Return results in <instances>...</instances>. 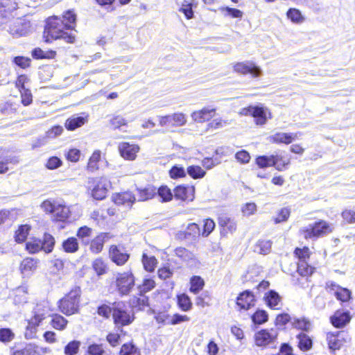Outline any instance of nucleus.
I'll return each mask as SVG.
<instances>
[{"mask_svg":"<svg viewBox=\"0 0 355 355\" xmlns=\"http://www.w3.org/2000/svg\"><path fill=\"white\" fill-rule=\"evenodd\" d=\"M141 262L144 270L148 272H154L158 264L157 259L155 256H148L146 253L142 254Z\"/></svg>","mask_w":355,"mask_h":355,"instance_id":"c03bdc74","label":"nucleus"},{"mask_svg":"<svg viewBox=\"0 0 355 355\" xmlns=\"http://www.w3.org/2000/svg\"><path fill=\"white\" fill-rule=\"evenodd\" d=\"M102 153L100 150H95L89 157L86 165V170L89 173H94L99 169V162L101 159Z\"/></svg>","mask_w":355,"mask_h":355,"instance_id":"473e14b6","label":"nucleus"},{"mask_svg":"<svg viewBox=\"0 0 355 355\" xmlns=\"http://www.w3.org/2000/svg\"><path fill=\"white\" fill-rule=\"evenodd\" d=\"M55 245V237L49 232H44L42 238H40V248L41 252L50 254L53 251Z\"/></svg>","mask_w":355,"mask_h":355,"instance_id":"bb28decb","label":"nucleus"},{"mask_svg":"<svg viewBox=\"0 0 355 355\" xmlns=\"http://www.w3.org/2000/svg\"><path fill=\"white\" fill-rule=\"evenodd\" d=\"M352 338L346 331H329L326 334V341L330 352L334 354L345 344L350 343Z\"/></svg>","mask_w":355,"mask_h":355,"instance_id":"423d86ee","label":"nucleus"},{"mask_svg":"<svg viewBox=\"0 0 355 355\" xmlns=\"http://www.w3.org/2000/svg\"><path fill=\"white\" fill-rule=\"evenodd\" d=\"M77 15L73 9L64 11L61 17L52 15L45 20L43 39L46 43L63 40L68 44L75 42L76 36L69 33L68 31L75 30Z\"/></svg>","mask_w":355,"mask_h":355,"instance_id":"f257e3e1","label":"nucleus"},{"mask_svg":"<svg viewBox=\"0 0 355 355\" xmlns=\"http://www.w3.org/2000/svg\"><path fill=\"white\" fill-rule=\"evenodd\" d=\"M251 319L255 324H262L268 320V314L265 310L257 309L251 315Z\"/></svg>","mask_w":355,"mask_h":355,"instance_id":"4d7b16f0","label":"nucleus"},{"mask_svg":"<svg viewBox=\"0 0 355 355\" xmlns=\"http://www.w3.org/2000/svg\"><path fill=\"white\" fill-rule=\"evenodd\" d=\"M80 342L78 340H71L69 342L64 348V353L65 355H76L78 353Z\"/></svg>","mask_w":355,"mask_h":355,"instance_id":"e2e57ef3","label":"nucleus"},{"mask_svg":"<svg viewBox=\"0 0 355 355\" xmlns=\"http://www.w3.org/2000/svg\"><path fill=\"white\" fill-rule=\"evenodd\" d=\"M171 125L174 127L182 126L187 123V117L182 112H176L170 115Z\"/></svg>","mask_w":355,"mask_h":355,"instance_id":"680f3d73","label":"nucleus"},{"mask_svg":"<svg viewBox=\"0 0 355 355\" xmlns=\"http://www.w3.org/2000/svg\"><path fill=\"white\" fill-rule=\"evenodd\" d=\"M255 164L259 168H266L272 166V155H259L254 159Z\"/></svg>","mask_w":355,"mask_h":355,"instance_id":"bf43d9fd","label":"nucleus"},{"mask_svg":"<svg viewBox=\"0 0 355 355\" xmlns=\"http://www.w3.org/2000/svg\"><path fill=\"white\" fill-rule=\"evenodd\" d=\"M15 334L10 328H0V342L3 343H8L13 340Z\"/></svg>","mask_w":355,"mask_h":355,"instance_id":"69168bd1","label":"nucleus"},{"mask_svg":"<svg viewBox=\"0 0 355 355\" xmlns=\"http://www.w3.org/2000/svg\"><path fill=\"white\" fill-rule=\"evenodd\" d=\"M272 241L270 239H259L254 245V251L260 254H268L270 252Z\"/></svg>","mask_w":355,"mask_h":355,"instance_id":"58836bf2","label":"nucleus"},{"mask_svg":"<svg viewBox=\"0 0 355 355\" xmlns=\"http://www.w3.org/2000/svg\"><path fill=\"white\" fill-rule=\"evenodd\" d=\"M87 121V117L83 116H71L68 118L64 123V127L69 131L75 130L76 129L83 126Z\"/></svg>","mask_w":355,"mask_h":355,"instance_id":"37998d69","label":"nucleus"},{"mask_svg":"<svg viewBox=\"0 0 355 355\" xmlns=\"http://www.w3.org/2000/svg\"><path fill=\"white\" fill-rule=\"evenodd\" d=\"M118 150L121 157L124 159L133 161L137 158L140 147L137 144L123 141L119 144Z\"/></svg>","mask_w":355,"mask_h":355,"instance_id":"a211bd4d","label":"nucleus"},{"mask_svg":"<svg viewBox=\"0 0 355 355\" xmlns=\"http://www.w3.org/2000/svg\"><path fill=\"white\" fill-rule=\"evenodd\" d=\"M312 252L308 246L297 247L293 250V256L297 260V262L309 261Z\"/></svg>","mask_w":355,"mask_h":355,"instance_id":"a18cd8bd","label":"nucleus"},{"mask_svg":"<svg viewBox=\"0 0 355 355\" xmlns=\"http://www.w3.org/2000/svg\"><path fill=\"white\" fill-rule=\"evenodd\" d=\"M113 302L108 305L107 304H101L98 305L96 308V313L98 316L103 318V319L107 320L112 317L113 314Z\"/></svg>","mask_w":355,"mask_h":355,"instance_id":"3c124183","label":"nucleus"},{"mask_svg":"<svg viewBox=\"0 0 355 355\" xmlns=\"http://www.w3.org/2000/svg\"><path fill=\"white\" fill-rule=\"evenodd\" d=\"M93 234V230L92 228L87 226L83 225L80 227L76 232V236L77 239H78L83 245H85V243L87 242V241H89L88 239L92 236Z\"/></svg>","mask_w":355,"mask_h":355,"instance_id":"5fc2aeb1","label":"nucleus"},{"mask_svg":"<svg viewBox=\"0 0 355 355\" xmlns=\"http://www.w3.org/2000/svg\"><path fill=\"white\" fill-rule=\"evenodd\" d=\"M31 226L28 224L19 225L14 234V239L17 243L25 242L30 234Z\"/></svg>","mask_w":355,"mask_h":355,"instance_id":"f704fd0d","label":"nucleus"},{"mask_svg":"<svg viewBox=\"0 0 355 355\" xmlns=\"http://www.w3.org/2000/svg\"><path fill=\"white\" fill-rule=\"evenodd\" d=\"M119 355H141L140 349L132 341L123 344Z\"/></svg>","mask_w":355,"mask_h":355,"instance_id":"09e8293b","label":"nucleus"},{"mask_svg":"<svg viewBox=\"0 0 355 355\" xmlns=\"http://www.w3.org/2000/svg\"><path fill=\"white\" fill-rule=\"evenodd\" d=\"M169 177L173 180L184 178L187 176V171L181 165H174L168 171Z\"/></svg>","mask_w":355,"mask_h":355,"instance_id":"6e6d98bb","label":"nucleus"},{"mask_svg":"<svg viewBox=\"0 0 355 355\" xmlns=\"http://www.w3.org/2000/svg\"><path fill=\"white\" fill-rule=\"evenodd\" d=\"M157 195L160 198L161 202H168L173 200L174 193L166 185H162L158 189L156 188Z\"/></svg>","mask_w":355,"mask_h":355,"instance_id":"de8ad7c7","label":"nucleus"},{"mask_svg":"<svg viewBox=\"0 0 355 355\" xmlns=\"http://www.w3.org/2000/svg\"><path fill=\"white\" fill-rule=\"evenodd\" d=\"M218 10L225 15L230 16L232 18H242L243 13L239 9L230 8L228 6H221Z\"/></svg>","mask_w":355,"mask_h":355,"instance_id":"052dcab7","label":"nucleus"},{"mask_svg":"<svg viewBox=\"0 0 355 355\" xmlns=\"http://www.w3.org/2000/svg\"><path fill=\"white\" fill-rule=\"evenodd\" d=\"M187 173L193 180L203 178L206 171L198 165H190L187 168Z\"/></svg>","mask_w":355,"mask_h":355,"instance_id":"8fccbe9b","label":"nucleus"},{"mask_svg":"<svg viewBox=\"0 0 355 355\" xmlns=\"http://www.w3.org/2000/svg\"><path fill=\"white\" fill-rule=\"evenodd\" d=\"M233 70L241 75H251L258 78L261 75V68L252 61L237 62L233 64Z\"/></svg>","mask_w":355,"mask_h":355,"instance_id":"ddd939ff","label":"nucleus"},{"mask_svg":"<svg viewBox=\"0 0 355 355\" xmlns=\"http://www.w3.org/2000/svg\"><path fill=\"white\" fill-rule=\"evenodd\" d=\"M216 113V107H204L199 110L194 111L191 116L198 123H204L214 118Z\"/></svg>","mask_w":355,"mask_h":355,"instance_id":"393cba45","label":"nucleus"},{"mask_svg":"<svg viewBox=\"0 0 355 355\" xmlns=\"http://www.w3.org/2000/svg\"><path fill=\"white\" fill-rule=\"evenodd\" d=\"M263 301L272 310L279 311L283 306L282 297L275 290L267 291L264 294Z\"/></svg>","mask_w":355,"mask_h":355,"instance_id":"6ab92c4d","label":"nucleus"},{"mask_svg":"<svg viewBox=\"0 0 355 355\" xmlns=\"http://www.w3.org/2000/svg\"><path fill=\"white\" fill-rule=\"evenodd\" d=\"M111 200L118 206H125L131 209L137 202L135 193L130 190L116 192L112 195Z\"/></svg>","mask_w":355,"mask_h":355,"instance_id":"2eb2a0df","label":"nucleus"},{"mask_svg":"<svg viewBox=\"0 0 355 355\" xmlns=\"http://www.w3.org/2000/svg\"><path fill=\"white\" fill-rule=\"evenodd\" d=\"M82 295L81 287L73 286L58 300V311L67 317L79 314L82 307Z\"/></svg>","mask_w":355,"mask_h":355,"instance_id":"f03ea898","label":"nucleus"},{"mask_svg":"<svg viewBox=\"0 0 355 355\" xmlns=\"http://www.w3.org/2000/svg\"><path fill=\"white\" fill-rule=\"evenodd\" d=\"M174 270L168 263L163 264L157 270V276L162 280H166L171 278Z\"/></svg>","mask_w":355,"mask_h":355,"instance_id":"13d9d810","label":"nucleus"},{"mask_svg":"<svg viewBox=\"0 0 355 355\" xmlns=\"http://www.w3.org/2000/svg\"><path fill=\"white\" fill-rule=\"evenodd\" d=\"M92 268L98 276L104 275L109 271L107 263L101 257H98L93 260Z\"/></svg>","mask_w":355,"mask_h":355,"instance_id":"c9c22d12","label":"nucleus"},{"mask_svg":"<svg viewBox=\"0 0 355 355\" xmlns=\"http://www.w3.org/2000/svg\"><path fill=\"white\" fill-rule=\"evenodd\" d=\"M10 355H42L41 349L35 343H26L23 347L13 346L10 348Z\"/></svg>","mask_w":355,"mask_h":355,"instance_id":"4be33fe9","label":"nucleus"},{"mask_svg":"<svg viewBox=\"0 0 355 355\" xmlns=\"http://www.w3.org/2000/svg\"><path fill=\"white\" fill-rule=\"evenodd\" d=\"M49 325L55 330L62 331L67 329L69 320L65 315L59 313H52L49 315Z\"/></svg>","mask_w":355,"mask_h":355,"instance_id":"5701e85b","label":"nucleus"},{"mask_svg":"<svg viewBox=\"0 0 355 355\" xmlns=\"http://www.w3.org/2000/svg\"><path fill=\"white\" fill-rule=\"evenodd\" d=\"M39 259L33 257H25L19 263V269L20 272L24 275H32L37 268Z\"/></svg>","mask_w":355,"mask_h":355,"instance_id":"b1692460","label":"nucleus"},{"mask_svg":"<svg viewBox=\"0 0 355 355\" xmlns=\"http://www.w3.org/2000/svg\"><path fill=\"white\" fill-rule=\"evenodd\" d=\"M291 165V158L282 155H272V166L278 171H284Z\"/></svg>","mask_w":355,"mask_h":355,"instance_id":"2f4dec72","label":"nucleus"},{"mask_svg":"<svg viewBox=\"0 0 355 355\" xmlns=\"http://www.w3.org/2000/svg\"><path fill=\"white\" fill-rule=\"evenodd\" d=\"M286 17L294 24H302L305 18L302 15L301 11L297 8H289L286 12Z\"/></svg>","mask_w":355,"mask_h":355,"instance_id":"603ef678","label":"nucleus"},{"mask_svg":"<svg viewBox=\"0 0 355 355\" xmlns=\"http://www.w3.org/2000/svg\"><path fill=\"white\" fill-rule=\"evenodd\" d=\"M176 303L178 307L184 312L189 311L193 307L191 297L184 293H179L176 295Z\"/></svg>","mask_w":355,"mask_h":355,"instance_id":"4c0bfd02","label":"nucleus"},{"mask_svg":"<svg viewBox=\"0 0 355 355\" xmlns=\"http://www.w3.org/2000/svg\"><path fill=\"white\" fill-rule=\"evenodd\" d=\"M216 223L211 218H206L202 220V227L200 228L201 237H208L215 230Z\"/></svg>","mask_w":355,"mask_h":355,"instance_id":"49530a36","label":"nucleus"},{"mask_svg":"<svg viewBox=\"0 0 355 355\" xmlns=\"http://www.w3.org/2000/svg\"><path fill=\"white\" fill-rule=\"evenodd\" d=\"M52 215L53 221L64 223L69 219L71 211L67 206L58 204Z\"/></svg>","mask_w":355,"mask_h":355,"instance_id":"c85d7f7f","label":"nucleus"},{"mask_svg":"<svg viewBox=\"0 0 355 355\" xmlns=\"http://www.w3.org/2000/svg\"><path fill=\"white\" fill-rule=\"evenodd\" d=\"M296 272L299 275L304 277H309L315 272V268L309 263V261L296 263Z\"/></svg>","mask_w":355,"mask_h":355,"instance_id":"79ce46f5","label":"nucleus"},{"mask_svg":"<svg viewBox=\"0 0 355 355\" xmlns=\"http://www.w3.org/2000/svg\"><path fill=\"white\" fill-rule=\"evenodd\" d=\"M235 159L241 164H247L250 162L251 155L246 150H240L235 153Z\"/></svg>","mask_w":355,"mask_h":355,"instance_id":"774afa93","label":"nucleus"},{"mask_svg":"<svg viewBox=\"0 0 355 355\" xmlns=\"http://www.w3.org/2000/svg\"><path fill=\"white\" fill-rule=\"evenodd\" d=\"M108 257L116 266H123L129 261L130 254L119 245L112 244L108 248Z\"/></svg>","mask_w":355,"mask_h":355,"instance_id":"9d476101","label":"nucleus"},{"mask_svg":"<svg viewBox=\"0 0 355 355\" xmlns=\"http://www.w3.org/2000/svg\"><path fill=\"white\" fill-rule=\"evenodd\" d=\"M173 252L174 254L182 262H191L196 260L194 253L184 247H177L174 249Z\"/></svg>","mask_w":355,"mask_h":355,"instance_id":"ea45409f","label":"nucleus"},{"mask_svg":"<svg viewBox=\"0 0 355 355\" xmlns=\"http://www.w3.org/2000/svg\"><path fill=\"white\" fill-rule=\"evenodd\" d=\"M292 328L301 331L300 332H308L311 329L312 325L309 318L302 317H295L291 321Z\"/></svg>","mask_w":355,"mask_h":355,"instance_id":"c756f323","label":"nucleus"},{"mask_svg":"<svg viewBox=\"0 0 355 355\" xmlns=\"http://www.w3.org/2000/svg\"><path fill=\"white\" fill-rule=\"evenodd\" d=\"M62 250L68 254L77 252L80 249L78 239L74 236H70L64 239L61 244Z\"/></svg>","mask_w":355,"mask_h":355,"instance_id":"72a5a7b5","label":"nucleus"},{"mask_svg":"<svg viewBox=\"0 0 355 355\" xmlns=\"http://www.w3.org/2000/svg\"><path fill=\"white\" fill-rule=\"evenodd\" d=\"M340 216L345 224H354L355 223V210L352 209H344L341 213Z\"/></svg>","mask_w":355,"mask_h":355,"instance_id":"0e129e2a","label":"nucleus"},{"mask_svg":"<svg viewBox=\"0 0 355 355\" xmlns=\"http://www.w3.org/2000/svg\"><path fill=\"white\" fill-rule=\"evenodd\" d=\"M239 114L241 116H252L257 125H265L268 119L270 118V112L263 106L249 105L241 108Z\"/></svg>","mask_w":355,"mask_h":355,"instance_id":"0eeeda50","label":"nucleus"},{"mask_svg":"<svg viewBox=\"0 0 355 355\" xmlns=\"http://www.w3.org/2000/svg\"><path fill=\"white\" fill-rule=\"evenodd\" d=\"M25 250L29 254H37L41 252L40 248V238L32 236L25 244Z\"/></svg>","mask_w":355,"mask_h":355,"instance_id":"864d4df0","label":"nucleus"},{"mask_svg":"<svg viewBox=\"0 0 355 355\" xmlns=\"http://www.w3.org/2000/svg\"><path fill=\"white\" fill-rule=\"evenodd\" d=\"M235 303L238 311H247L256 305L257 298L252 291L245 290L239 293Z\"/></svg>","mask_w":355,"mask_h":355,"instance_id":"f8f14e48","label":"nucleus"},{"mask_svg":"<svg viewBox=\"0 0 355 355\" xmlns=\"http://www.w3.org/2000/svg\"><path fill=\"white\" fill-rule=\"evenodd\" d=\"M334 227L324 220H318L300 230V235L305 239H318L331 234Z\"/></svg>","mask_w":355,"mask_h":355,"instance_id":"7ed1b4c3","label":"nucleus"},{"mask_svg":"<svg viewBox=\"0 0 355 355\" xmlns=\"http://www.w3.org/2000/svg\"><path fill=\"white\" fill-rule=\"evenodd\" d=\"M352 318V315L349 311H343L339 309L330 316L329 322L334 327L342 329L350 322Z\"/></svg>","mask_w":355,"mask_h":355,"instance_id":"f3484780","label":"nucleus"},{"mask_svg":"<svg viewBox=\"0 0 355 355\" xmlns=\"http://www.w3.org/2000/svg\"><path fill=\"white\" fill-rule=\"evenodd\" d=\"M155 286L156 282L153 278L144 279L142 283L139 286V292L145 294L154 289Z\"/></svg>","mask_w":355,"mask_h":355,"instance_id":"338daca9","label":"nucleus"},{"mask_svg":"<svg viewBox=\"0 0 355 355\" xmlns=\"http://www.w3.org/2000/svg\"><path fill=\"white\" fill-rule=\"evenodd\" d=\"M136 191L139 202L150 200L157 195L156 187L153 184H147L144 187L137 188Z\"/></svg>","mask_w":355,"mask_h":355,"instance_id":"cd10ccee","label":"nucleus"},{"mask_svg":"<svg viewBox=\"0 0 355 355\" xmlns=\"http://www.w3.org/2000/svg\"><path fill=\"white\" fill-rule=\"evenodd\" d=\"M180 235L182 236V239H198L201 237L200 227L196 223H190Z\"/></svg>","mask_w":355,"mask_h":355,"instance_id":"7c9ffc66","label":"nucleus"},{"mask_svg":"<svg viewBox=\"0 0 355 355\" xmlns=\"http://www.w3.org/2000/svg\"><path fill=\"white\" fill-rule=\"evenodd\" d=\"M114 285L120 296L129 295L135 285V277L133 272L130 270L118 272Z\"/></svg>","mask_w":355,"mask_h":355,"instance_id":"39448f33","label":"nucleus"},{"mask_svg":"<svg viewBox=\"0 0 355 355\" xmlns=\"http://www.w3.org/2000/svg\"><path fill=\"white\" fill-rule=\"evenodd\" d=\"M173 191L175 199L182 202H191L196 198V188L193 185L181 184L176 186Z\"/></svg>","mask_w":355,"mask_h":355,"instance_id":"9b49d317","label":"nucleus"},{"mask_svg":"<svg viewBox=\"0 0 355 355\" xmlns=\"http://www.w3.org/2000/svg\"><path fill=\"white\" fill-rule=\"evenodd\" d=\"M324 289L328 293L334 295L340 304H348L353 300L351 290L333 281H327L324 284Z\"/></svg>","mask_w":355,"mask_h":355,"instance_id":"6e6552de","label":"nucleus"},{"mask_svg":"<svg viewBox=\"0 0 355 355\" xmlns=\"http://www.w3.org/2000/svg\"><path fill=\"white\" fill-rule=\"evenodd\" d=\"M217 220L220 236L227 237L230 234H233L236 232L237 224L233 218L226 214H223L219 216Z\"/></svg>","mask_w":355,"mask_h":355,"instance_id":"dca6fc26","label":"nucleus"},{"mask_svg":"<svg viewBox=\"0 0 355 355\" xmlns=\"http://www.w3.org/2000/svg\"><path fill=\"white\" fill-rule=\"evenodd\" d=\"M278 337V332L274 329H263L254 334V343L259 347H266L273 343Z\"/></svg>","mask_w":355,"mask_h":355,"instance_id":"4468645a","label":"nucleus"},{"mask_svg":"<svg viewBox=\"0 0 355 355\" xmlns=\"http://www.w3.org/2000/svg\"><path fill=\"white\" fill-rule=\"evenodd\" d=\"M114 236L110 232H99L90 241H87L89 252L93 254H98L103 252L105 243L112 239Z\"/></svg>","mask_w":355,"mask_h":355,"instance_id":"1a4fd4ad","label":"nucleus"},{"mask_svg":"<svg viewBox=\"0 0 355 355\" xmlns=\"http://www.w3.org/2000/svg\"><path fill=\"white\" fill-rule=\"evenodd\" d=\"M301 135L300 132H276L270 137V141L275 144H291L297 138V135Z\"/></svg>","mask_w":355,"mask_h":355,"instance_id":"a878e982","label":"nucleus"},{"mask_svg":"<svg viewBox=\"0 0 355 355\" xmlns=\"http://www.w3.org/2000/svg\"><path fill=\"white\" fill-rule=\"evenodd\" d=\"M205 286V280L199 275H193L189 279V291L197 295L202 291Z\"/></svg>","mask_w":355,"mask_h":355,"instance_id":"a19ab883","label":"nucleus"},{"mask_svg":"<svg viewBox=\"0 0 355 355\" xmlns=\"http://www.w3.org/2000/svg\"><path fill=\"white\" fill-rule=\"evenodd\" d=\"M112 321L116 327H123L129 326L135 320L134 311L126 308L125 301L119 300L113 302Z\"/></svg>","mask_w":355,"mask_h":355,"instance_id":"20e7f679","label":"nucleus"},{"mask_svg":"<svg viewBox=\"0 0 355 355\" xmlns=\"http://www.w3.org/2000/svg\"><path fill=\"white\" fill-rule=\"evenodd\" d=\"M128 302L132 311L134 310L137 311H144L146 308L150 306L149 297L142 293V292H139L132 295L129 299Z\"/></svg>","mask_w":355,"mask_h":355,"instance_id":"aec40b11","label":"nucleus"},{"mask_svg":"<svg viewBox=\"0 0 355 355\" xmlns=\"http://www.w3.org/2000/svg\"><path fill=\"white\" fill-rule=\"evenodd\" d=\"M297 347L302 352H307L313 349V338L307 332H300L296 334Z\"/></svg>","mask_w":355,"mask_h":355,"instance_id":"412c9836","label":"nucleus"},{"mask_svg":"<svg viewBox=\"0 0 355 355\" xmlns=\"http://www.w3.org/2000/svg\"><path fill=\"white\" fill-rule=\"evenodd\" d=\"M103 178H101L91 191V195L95 200H102L107 197V189L102 182Z\"/></svg>","mask_w":355,"mask_h":355,"instance_id":"e433bc0d","label":"nucleus"}]
</instances>
